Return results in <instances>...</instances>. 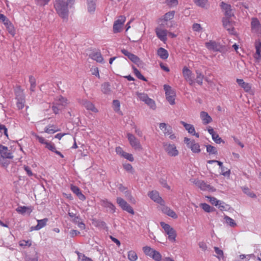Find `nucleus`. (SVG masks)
<instances>
[{"label": "nucleus", "mask_w": 261, "mask_h": 261, "mask_svg": "<svg viewBox=\"0 0 261 261\" xmlns=\"http://www.w3.org/2000/svg\"><path fill=\"white\" fill-rule=\"evenodd\" d=\"M196 79L195 81V82H196L199 85H202L203 83V75L199 71H196Z\"/></svg>", "instance_id": "obj_46"}, {"label": "nucleus", "mask_w": 261, "mask_h": 261, "mask_svg": "<svg viewBox=\"0 0 261 261\" xmlns=\"http://www.w3.org/2000/svg\"><path fill=\"white\" fill-rule=\"evenodd\" d=\"M121 53L127 57V58L133 63L138 65L141 63V60L139 57H138L135 55L129 52L127 50L125 49H121Z\"/></svg>", "instance_id": "obj_18"}, {"label": "nucleus", "mask_w": 261, "mask_h": 261, "mask_svg": "<svg viewBox=\"0 0 261 261\" xmlns=\"http://www.w3.org/2000/svg\"><path fill=\"white\" fill-rule=\"evenodd\" d=\"M0 20L2 21L5 25L10 22L7 18L3 14H0Z\"/></svg>", "instance_id": "obj_64"}, {"label": "nucleus", "mask_w": 261, "mask_h": 261, "mask_svg": "<svg viewBox=\"0 0 261 261\" xmlns=\"http://www.w3.org/2000/svg\"><path fill=\"white\" fill-rule=\"evenodd\" d=\"M200 207L206 212L210 213L212 211L213 208L207 203H203L200 204Z\"/></svg>", "instance_id": "obj_49"}, {"label": "nucleus", "mask_w": 261, "mask_h": 261, "mask_svg": "<svg viewBox=\"0 0 261 261\" xmlns=\"http://www.w3.org/2000/svg\"><path fill=\"white\" fill-rule=\"evenodd\" d=\"M127 138L130 146L134 149L138 150L142 149V147L139 140L134 135L130 133H127Z\"/></svg>", "instance_id": "obj_10"}, {"label": "nucleus", "mask_w": 261, "mask_h": 261, "mask_svg": "<svg viewBox=\"0 0 261 261\" xmlns=\"http://www.w3.org/2000/svg\"><path fill=\"white\" fill-rule=\"evenodd\" d=\"M35 3L40 6H44L47 5L49 0H35Z\"/></svg>", "instance_id": "obj_57"}, {"label": "nucleus", "mask_w": 261, "mask_h": 261, "mask_svg": "<svg viewBox=\"0 0 261 261\" xmlns=\"http://www.w3.org/2000/svg\"><path fill=\"white\" fill-rule=\"evenodd\" d=\"M214 249L216 253L217 254L215 256L219 259L221 260L224 258V253L222 250L219 249L217 247H214Z\"/></svg>", "instance_id": "obj_37"}, {"label": "nucleus", "mask_w": 261, "mask_h": 261, "mask_svg": "<svg viewBox=\"0 0 261 261\" xmlns=\"http://www.w3.org/2000/svg\"><path fill=\"white\" fill-rule=\"evenodd\" d=\"M237 82L246 92L252 93L251 87L249 84L244 82L242 79H237Z\"/></svg>", "instance_id": "obj_28"}, {"label": "nucleus", "mask_w": 261, "mask_h": 261, "mask_svg": "<svg viewBox=\"0 0 261 261\" xmlns=\"http://www.w3.org/2000/svg\"><path fill=\"white\" fill-rule=\"evenodd\" d=\"M184 142L193 153H199L200 152L201 149L199 144L196 143L194 140H191L189 138L185 137Z\"/></svg>", "instance_id": "obj_8"}, {"label": "nucleus", "mask_w": 261, "mask_h": 261, "mask_svg": "<svg viewBox=\"0 0 261 261\" xmlns=\"http://www.w3.org/2000/svg\"><path fill=\"white\" fill-rule=\"evenodd\" d=\"M226 223L231 227H235L237 226L236 223L234 220L228 216H225L224 218Z\"/></svg>", "instance_id": "obj_42"}, {"label": "nucleus", "mask_w": 261, "mask_h": 261, "mask_svg": "<svg viewBox=\"0 0 261 261\" xmlns=\"http://www.w3.org/2000/svg\"><path fill=\"white\" fill-rule=\"evenodd\" d=\"M194 1L197 6L202 8L205 7L207 3V0H194Z\"/></svg>", "instance_id": "obj_53"}, {"label": "nucleus", "mask_w": 261, "mask_h": 261, "mask_svg": "<svg viewBox=\"0 0 261 261\" xmlns=\"http://www.w3.org/2000/svg\"><path fill=\"white\" fill-rule=\"evenodd\" d=\"M80 103L87 110L90 111L93 113H97L98 112V109L95 107V105L91 101L83 99L80 101Z\"/></svg>", "instance_id": "obj_16"}, {"label": "nucleus", "mask_w": 261, "mask_h": 261, "mask_svg": "<svg viewBox=\"0 0 261 261\" xmlns=\"http://www.w3.org/2000/svg\"><path fill=\"white\" fill-rule=\"evenodd\" d=\"M161 210L163 213L173 219L177 218V215L175 212L170 207L165 205V204H164V205H161Z\"/></svg>", "instance_id": "obj_20"}, {"label": "nucleus", "mask_w": 261, "mask_h": 261, "mask_svg": "<svg viewBox=\"0 0 261 261\" xmlns=\"http://www.w3.org/2000/svg\"><path fill=\"white\" fill-rule=\"evenodd\" d=\"M67 99L61 95H58L55 98L53 102L52 109L56 114L59 113V111L67 105Z\"/></svg>", "instance_id": "obj_2"}, {"label": "nucleus", "mask_w": 261, "mask_h": 261, "mask_svg": "<svg viewBox=\"0 0 261 261\" xmlns=\"http://www.w3.org/2000/svg\"><path fill=\"white\" fill-rule=\"evenodd\" d=\"M167 5L170 7H174L178 5L177 0H166Z\"/></svg>", "instance_id": "obj_54"}, {"label": "nucleus", "mask_w": 261, "mask_h": 261, "mask_svg": "<svg viewBox=\"0 0 261 261\" xmlns=\"http://www.w3.org/2000/svg\"><path fill=\"white\" fill-rule=\"evenodd\" d=\"M45 147L54 152L56 149L55 145L53 143L48 142L46 144Z\"/></svg>", "instance_id": "obj_56"}, {"label": "nucleus", "mask_w": 261, "mask_h": 261, "mask_svg": "<svg viewBox=\"0 0 261 261\" xmlns=\"http://www.w3.org/2000/svg\"><path fill=\"white\" fill-rule=\"evenodd\" d=\"M206 151L208 153H209L210 154H217L218 151H217V148L211 145H208L206 146Z\"/></svg>", "instance_id": "obj_41"}, {"label": "nucleus", "mask_w": 261, "mask_h": 261, "mask_svg": "<svg viewBox=\"0 0 261 261\" xmlns=\"http://www.w3.org/2000/svg\"><path fill=\"white\" fill-rule=\"evenodd\" d=\"M116 201L119 206L123 211H125L132 215L134 214V211L132 207L123 198L121 197H117Z\"/></svg>", "instance_id": "obj_11"}, {"label": "nucleus", "mask_w": 261, "mask_h": 261, "mask_svg": "<svg viewBox=\"0 0 261 261\" xmlns=\"http://www.w3.org/2000/svg\"><path fill=\"white\" fill-rule=\"evenodd\" d=\"M122 157L130 162H133L134 161V158L133 155L126 152H125V153L123 154Z\"/></svg>", "instance_id": "obj_62"}, {"label": "nucleus", "mask_w": 261, "mask_h": 261, "mask_svg": "<svg viewBox=\"0 0 261 261\" xmlns=\"http://www.w3.org/2000/svg\"><path fill=\"white\" fill-rule=\"evenodd\" d=\"M198 246L203 251H206L207 248L206 244L203 241L199 242L198 243Z\"/></svg>", "instance_id": "obj_59"}, {"label": "nucleus", "mask_w": 261, "mask_h": 261, "mask_svg": "<svg viewBox=\"0 0 261 261\" xmlns=\"http://www.w3.org/2000/svg\"><path fill=\"white\" fill-rule=\"evenodd\" d=\"M29 82L31 84V87H30L31 91H34L35 87H36V80H35V77L32 75H30L29 76Z\"/></svg>", "instance_id": "obj_44"}, {"label": "nucleus", "mask_w": 261, "mask_h": 261, "mask_svg": "<svg viewBox=\"0 0 261 261\" xmlns=\"http://www.w3.org/2000/svg\"><path fill=\"white\" fill-rule=\"evenodd\" d=\"M205 46L209 51L214 52H221L223 49V46L220 42L212 40L206 42Z\"/></svg>", "instance_id": "obj_6"}, {"label": "nucleus", "mask_w": 261, "mask_h": 261, "mask_svg": "<svg viewBox=\"0 0 261 261\" xmlns=\"http://www.w3.org/2000/svg\"><path fill=\"white\" fill-rule=\"evenodd\" d=\"M183 76L190 85H193L195 83V78L192 72L188 67H184L182 69Z\"/></svg>", "instance_id": "obj_13"}, {"label": "nucleus", "mask_w": 261, "mask_h": 261, "mask_svg": "<svg viewBox=\"0 0 261 261\" xmlns=\"http://www.w3.org/2000/svg\"><path fill=\"white\" fill-rule=\"evenodd\" d=\"M160 225L164 230L165 233L168 236V239L172 242L176 241V233L175 230L169 224L165 222H161Z\"/></svg>", "instance_id": "obj_5"}, {"label": "nucleus", "mask_w": 261, "mask_h": 261, "mask_svg": "<svg viewBox=\"0 0 261 261\" xmlns=\"http://www.w3.org/2000/svg\"><path fill=\"white\" fill-rule=\"evenodd\" d=\"M155 33L157 37L163 42L166 41L168 32L166 30L162 29L160 28H157L155 29Z\"/></svg>", "instance_id": "obj_19"}, {"label": "nucleus", "mask_w": 261, "mask_h": 261, "mask_svg": "<svg viewBox=\"0 0 261 261\" xmlns=\"http://www.w3.org/2000/svg\"><path fill=\"white\" fill-rule=\"evenodd\" d=\"M128 259L130 261H136L138 259V255L134 250H130L127 253Z\"/></svg>", "instance_id": "obj_36"}, {"label": "nucleus", "mask_w": 261, "mask_h": 261, "mask_svg": "<svg viewBox=\"0 0 261 261\" xmlns=\"http://www.w3.org/2000/svg\"><path fill=\"white\" fill-rule=\"evenodd\" d=\"M251 31L258 35L261 34V24L256 18H253L251 22Z\"/></svg>", "instance_id": "obj_15"}, {"label": "nucleus", "mask_w": 261, "mask_h": 261, "mask_svg": "<svg viewBox=\"0 0 261 261\" xmlns=\"http://www.w3.org/2000/svg\"><path fill=\"white\" fill-rule=\"evenodd\" d=\"M88 11L89 13H93L96 9V3H87Z\"/></svg>", "instance_id": "obj_52"}, {"label": "nucleus", "mask_w": 261, "mask_h": 261, "mask_svg": "<svg viewBox=\"0 0 261 261\" xmlns=\"http://www.w3.org/2000/svg\"><path fill=\"white\" fill-rule=\"evenodd\" d=\"M142 250L146 255L152 258L155 261H161L162 255L159 251L148 246L143 247Z\"/></svg>", "instance_id": "obj_4"}, {"label": "nucleus", "mask_w": 261, "mask_h": 261, "mask_svg": "<svg viewBox=\"0 0 261 261\" xmlns=\"http://www.w3.org/2000/svg\"><path fill=\"white\" fill-rule=\"evenodd\" d=\"M19 245L21 247H30L32 245L31 240H21L19 242Z\"/></svg>", "instance_id": "obj_51"}, {"label": "nucleus", "mask_w": 261, "mask_h": 261, "mask_svg": "<svg viewBox=\"0 0 261 261\" xmlns=\"http://www.w3.org/2000/svg\"><path fill=\"white\" fill-rule=\"evenodd\" d=\"M133 68L134 72L135 74L139 79L142 80L144 81H146V79H145V77L143 75H142L141 72L136 68L133 67Z\"/></svg>", "instance_id": "obj_47"}, {"label": "nucleus", "mask_w": 261, "mask_h": 261, "mask_svg": "<svg viewBox=\"0 0 261 261\" xmlns=\"http://www.w3.org/2000/svg\"><path fill=\"white\" fill-rule=\"evenodd\" d=\"M207 198L209 199L210 202L213 205L215 206L219 205L222 204H224V203L220 200H218L217 198L211 197V196H207Z\"/></svg>", "instance_id": "obj_38"}, {"label": "nucleus", "mask_w": 261, "mask_h": 261, "mask_svg": "<svg viewBox=\"0 0 261 261\" xmlns=\"http://www.w3.org/2000/svg\"><path fill=\"white\" fill-rule=\"evenodd\" d=\"M221 174H222L224 176L229 177L230 174V170L228 169L227 168H225L223 167L221 168Z\"/></svg>", "instance_id": "obj_58"}, {"label": "nucleus", "mask_w": 261, "mask_h": 261, "mask_svg": "<svg viewBox=\"0 0 261 261\" xmlns=\"http://www.w3.org/2000/svg\"><path fill=\"white\" fill-rule=\"evenodd\" d=\"M223 25L224 27L229 31L230 33H233V28L229 19L226 18L223 19Z\"/></svg>", "instance_id": "obj_33"}, {"label": "nucleus", "mask_w": 261, "mask_h": 261, "mask_svg": "<svg viewBox=\"0 0 261 261\" xmlns=\"http://www.w3.org/2000/svg\"><path fill=\"white\" fill-rule=\"evenodd\" d=\"M180 123L184 126L185 129L188 132L189 134L196 136L197 138L199 137V135L198 133H196L193 125L187 123L182 121H180Z\"/></svg>", "instance_id": "obj_21"}, {"label": "nucleus", "mask_w": 261, "mask_h": 261, "mask_svg": "<svg viewBox=\"0 0 261 261\" xmlns=\"http://www.w3.org/2000/svg\"><path fill=\"white\" fill-rule=\"evenodd\" d=\"M193 30L194 32H200L202 30V27L199 23H194L192 26Z\"/></svg>", "instance_id": "obj_63"}, {"label": "nucleus", "mask_w": 261, "mask_h": 261, "mask_svg": "<svg viewBox=\"0 0 261 261\" xmlns=\"http://www.w3.org/2000/svg\"><path fill=\"white\" fill-rule=\"evenodd\" d=\"M58 131V129L56 128L54 125L48 126L45 128L44 132L47 134H51L56 133Z\"/></svg>", "instance_id": "obj_45"}, {"label": "nucleus", "mask_w": 261, "mask_h": 261, "mask_svg": "<svg viewBox=\"0 0 261 261\" xmlns=\"http://www.w3.org/2000/svg\"><path fill=\"white\" fill-rule=\"evenodd\" d=\"M126 20L124 16L120 15L114 21L113 27V31L114 33H118L122 31L124 23Z\"/></svg>", "instance_id": "obj_9"}, {"label": "nucleus", "mask_w": 261, "mask_h": 261, "mask_svg": "<svg viewBox=\"0 0 261 261\" xmlns=\"http://www.w3.org/2000/svg\"><path fill=\"white\" fill-rule=\"evenodd\" d=\"M157 54L160 58L163 60L167 59L169 56L168 51L162 47H160L158 49Z\"/></svg>", "instance_id": "obj_32"}, {"label": "nucleus", "mask_w": 261, "mask_h": 261, "mask_svg": "<svg viewBox=\"0 0 261 261\" xmlns=\"http://www.w3.org/2000/svg\"><path fill=\"white\" fill-rule=\"evenodd\" d=\"M195 184L198 188L203 191H209L211 189V186L204 182L203 181L197 180L195 182Z\"/></svg>", "instance_id": "obj_31"}, {"label": "nucleus", "mask_w": 261, "mask_h": 261, "mask_svg": "<svg viewBox=\"0 0 261 261\" xmlns=\"http://www.w3.org/2000/svg\"><path fill=\"white\" fill-rule=\"evenodd\" d=\"M6 27L9 32V33L14 36L15 34V31L13 25L12 24L11 22L8 23V24L6 25Z\"/></svg>", "instance_id": "obj_48"}, {"label": "nucleus", "mask_w": 261, "mask_h": 261, "mask_svg": "<svg viewBox=\"0 0 261 261\" xmlns=\"http://www.w3.org/2000/svg\"><path fill=\"white\" fill-rule=\"evenodd\" d=\"M0 154L7 160L11 159L13 158L12 153L8 149V147L3 145H0Z\"/></svg>", "instance_id": "obj_23"}, {"label": "nucleus", "mask_w": 261, "mask_h": 261, "mask_svg": "<svg viewBox=\"0 0 261 261\" xmlns=\"http://www.w3.org/2000/svg\"><path fill=\"white\" fill-rule=\"evenodd\" d=\"M200 117L203 124L206 125L212 121V117L204 111H202L200 113Z\"/></svg>", "instance_id": "obj_26"}, {"label": "nucleus", "mask_w": 261, "mask_h": 261, "mask_svg": "<svg viewBox=\"0 0 261 261\" xmlns=\"http://www.w3.org/2000/svg\"><path fill=\"white\" fill-rule=\"evenodd\" d=\"M113 107L114 111L119 115H122V112L120 110V103L118 100H114Z\"/></svg>", "instance_id": "obj_34"}, {"label": "nucleus", "mask_w": 261, "mask_h": 261, "mask_svg": "<svg viewBox=\"0 0 261 261\" xmlns=\"http://www.w3.org/2000/svg\"><path fill=\"white\" fill-rule=\"evenodd\" d=\"M163 146L165 151L169 156L175 157L179 154V151L175 144L164 142L163 143Z\"/></svg>", "instance_id": "obj_3"}, {"label": "nucleus", "mask_w": 261, "mask_h": 261, "mask_svg": "<svg viewBox=\"0 0 261 261\" xmlns=\"http://www.w3.org/2000/svg\"><path fill=\"white\" fill-rule=\"evenodd\" d=\"M212 139L215 143L217 144H220L223 142V140L221 138L219 137V135L216 133L215 135L213 134Z\"/></svg>", "instance_id": "obj_55"}, {"label": "nucleus", "mask_w": 261, "mask_h": 261, "mask_svg": "<svg viewBox=\"0 0 261 261\" xmlns=\"http://www.w3.org/2000/svg\"><path fill=\"white\" fill-rule=\"evenodd\" d=\"M136 95H137L139 100L144 102L151 109L154 110L156 108V105L153 99L150 98L147 94L144 93L137 92Z\"/></svg>", "instance_id": "obj_7"}, {"label": "nucleus", "mask_w": 261, "mask_h": 261, "mask_svg": "<svg viewBox=\"0 0 261 261\" xmlns=\"http://www.w3.org/2000/svg\"><path fill=\"white\" fill-rule=\"evenodd\" d=\"M100 203L102 206L108 208L111 212L114 213L115 212V206L112 202L108 201L107 199H101L100 201Z\"/></svg>", "instance_id": "obj_22"}, {"label": "nucleus", "mask_w": 261, "mask_h": 261, "mask_svg": "<svg viewBox=\"0 0 261 261\" xmlns=\"http://www.w3.org/2000/svg\"><path fill=\"white\" fill-rule=\"evenodd\" d=\"M90 57L92 59L96 61L97 62L100 63H103V58L99 51H95L92 52L90 54Z\"/></svg>", "instance_id": "obj_29"}, {"label": "nucleus", "mask_w": 261, "mask_h": 261, "mask_svg": "<svg viewBox=\"0 0 261 261\" xmlns=\"http://www.w3.org/2000/svg\"><path fill=\"white\" fill-rule=\"evenodd\" d=\"M242 189L243 192L245 194L247 195L248 196L253 198H255L256 197V194L253 192H251L248 187H243Z\"/></svg>", "instance_id": "obj_39"}, {"label": "nucleus", "mask_w": 261, "mask_h": 261, "mask_svg": "<svg viewBox=\"0 0 261 261\" xmlns=\"http://www.w3.org/2000/svg\"><path fill=\"white\" fill-rule=\"evenodd\" d=\"M123 168L124 169L129 172L132 173L133 169L132 166L129 163H126L123 164Z\"/></svg>", "instance_id": "obj_61"}, {"label": "nucleus", "mask_w": 261, "mask_h": 261, "mask_svg": "<svg viewBox=\"0 0 261 261\" xmlns=\"http://www.w3.org/2000/svg\"><path fill=\"white\" fill-rule=\"evenodd\" d=\"M256 54L255 58L257 59L261 58V42L256 41L255 43Z\"/></svg>", "instance_id": "obj_35"}, {"label": "nucleus", "mask_w": 261, "mask_h": 261, "mask_svg": "<svg viewBox=\"0 0 261 261\" xmlns=\"http://www.w3.org/2000/svg\"><path fill=\"white\" fill-rule=\"evenodd\" d=\"M16 99H17V107L19 109H22L24 106V94L20 89L17 90L15 92Z\"/></svg>", "instance_id": "obj_14"}, {"label": "nucleus", "mask_w": 261, "mask_h": 261, "mask_svg": "<svg viewBox=\"0 0 261 261\" xmlns=\"http://www.w3.org/2000/svg\"><path fill=\"white\" fill-rule=\"evenodd\" d=\"M68 7L66 2L63 0H56L54 8L57 13L62 18L67 20L69 14Z\"/></svg>", "instance_id": "obj_1"}, {"label": "nucleus", "mask_w": 261, "mask_h": 261, "mask_svg": "<svg viewBox=\"0 0 261 261\" xmlns=\"http://www.w3.org/2000/svg\"><path fill=\"white\" fill-rule=\"evenodd\" d=\"M159 128L163 132L165 136H167L172 130V127L165 123H160Z\"/></svg>", "instance_id": "obj_27"}, {"label": "nucleus", "mask_w": 261, "mask_h": 261, "mask_svg": "<svg viewBox=\"0 0 261 261\" xmlns=\"http://www.w3.org/2000/svg\"><path fill=\"white\" fill-rule=\"evenodd\" d=\"M9 162L8 161V160L0 154V165L3 167H6L9 165Z\"/></svg>", "instance_id": "obj_50"}, {"label": "nucleus", "mask_w": 261, "mask_h": 261, "mask_svg": "<svg viewBox=\"0 0 261 261\" xmlns=\"http://www.w3.org/2000/svg\"><path fill=\"white\" fill-rule=\"evenodd\" d=\"M174 11L168 12L164 15L163 19L165 21H169L174 17Z\"/></svg>", "instance_id": "obj_40"}, {"label": "nucleus", "mask_w": 261, "mask_h": 261, "mask_svg": "<svg viewBox=\"0 0 261 261\" xmlns=\"http://www.w3.org/2000/svg\"><path fill=\"white\" fill-rule=\"evenodd\" d=\"M48 219L47 218H44L41 220H37V225L35 226L31 227V231L40 230L46 225V223Z\"/></svg>", "instance_id": "obj_25"}, {"label": "nucleus", "mask_w": 261, "mask_h": 261, "mask_svg": "<svg viewBox=\"0 0 261 261\" xmlns=\"http://www.w3.org/2000/svg\"><path fill=\"white\" fill-rule=\"evenodd\" d=\"M220 7L225 11L226 15L228 16L232 15V9L230 5L222 2L220 4Z\"/></svg>", "instance_id": "obj_30"}, {"label": "nucleus", "mask_w": 261, "mask_h": 261, "mask_svg": "<svg viewBox=\"0 0 261 261\" xmlns=\"http://www.w3.org/2000/svg\"><path fill=\"white\" fill-rule=\"evenodd\" d=\"M164 89L165 91L167 100L170 105H174L175 103V92L172 90L171 87L167 85L164 86Z\"/></svg>", "instance_id": "obj_12"}, {"label": "nucleus", "mask_w": 261, "mask_h": 261, "mask_svg": "<svg viewBox=\"0 0 261 261\" xmlns=\"http://www.w3.org/2000/svg\"><path fill=\"white\" fill-rule=\"evenodd\" d=\"M101 90L103 93L105 94H108L110 90V85L108 83H105L101 86Z\"/></svg>", "instance_id": "obj_43"}, {"label": "nucleus", "mask_w": 261, "mask_h": 261, "mask_svg": "<svg viewBox=\"0 0 261 261\" xmlns=\"http://www.w3.org/2000/svg\"><path fill=\"white\" fill-rule=\"evenodd\" d=\"M31 206H19L16 208V211L21 215H30L32 212Z\"/></svg>", "instance_id": "obj_24"}, {"label": "nucleus", "mask_w": 261, "mask_h": 261, "mask_svg": "<svg viewBox=\"0 0 261 261\" xmlns=\"http://www.w3.org/2000/svg\"><path fill=\"white\" fill-rule=\"evenodd\" d=\"M0 133L4 134L7 137L8 136L7 128L3 124H0Z\"/></svg>", "instance_id": "obj_60"}, {"label": "nucleus", "mask_w": 261, "mask_h": 261, "mask_svg": "<svg viewBox=\"0 0 261 261\" xmlns=\"http://www.w3.org/2000/svg\"><path fill=\"white\" fill-rule=\"evenodd\" d=\"M148 196L155 202H156L161 205H164L165 204V201L160 196L159 193L158 191H152L149 192L148 193Z\"/></svg>", "instance_id": "obj_17"}]
</instances>
